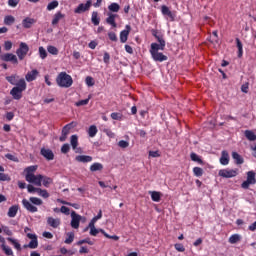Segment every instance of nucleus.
<instances>
[{
  "label": "nucleus",
  "mask_w": 256,
  "mask_h": 256,
  "mask_svg": "<svg viewBox=\"0 0 256 256\" xmlns=\"http://www.w3.org/2000/svg\"><path fill=\"white\" fill-rule=\"evenodd\" d=\"M47 51L50 53V55H59V49H57L55 46H48Z\"/></svg>",
  "instance_id": "obj_45"
},
{
  "label": "nucleus",
  "mask_w": 256,
  "mask_h": 256,
  "mask_svg": "<svg viewBox=\"0 0 256 256\" xmlns=\"http://www.w3.org/2000/svg\"><path fill=\"white\" fill-rule=\"evenodd\" d=\"M39 55L41 59H47V50L43 46L39 47Z\"/></svg>",
  "instance_id": "obj_48"
},
{
  "label": "nucleus",
  "mask_w": 256,
  "mask_h": 256,
  "mask_svg": "<svg viewBox=\"0 0 256 256\" xmlns=\"http://www.w3.org/2000/svg\"><path fill=\"white\" fill-rule=\"evenodd\" d=\"M42 185L49 188L51 185H53V179L49 176L42 175Z\"/></svg>",
  "instance_id": "obj_27"
},
{
  "label": "nucleus",
  "mask_w": 256,
  "mask_h": 256,
  "mask_svg": "<svg viewBox=\"0 0 256 256\" xmlns=\"http://www.w3.org/2000/svg\"><path fill=\"white\" fill-rule=\"evenodd\" d=\"M70 145L74 151L77 150V147L79 145V137L77 135H72L70 137Z\"/></svg>",
  "instance_id": "obj_26"
},
{
  "label": "nucleus",
  "mask_w": 256,
  "mask_h": 256,
  "mask_svg": "<svg viewBox=\"0 0 256 256\" xmlns=\"http://www.w3.org/2000/svg\"><path fill=\"white\" fill-rule=\"evenodd\" d=\"M75 161L78 163H91V161H93V157L87 155H78L75 157Z\"/></svg>",
  "instance_id": "obj_20"
},
{
  "label": "nucleus",
  "mask_w": 256,
  "mask_h": 256,
  "mask_svg": "<svg viewBox=\"0 0 256 256\" xmlns=\"http://www.w3.org/2000/svg\"><path fill=\"white\" fill-rule=\"evenodd\" d=\"M91 98H87V99H84V100H80L78 102H76V107H82L83 105H89V100Z\"/></svg>",
  "instance_id": "obj_52"
},
{
  "label": "nucleus",
  "mask_w": 256,
  "mask_h": 256,
  "mask_svg": "<svg viewBox=\"0 0 256 256\" xmlns=\"http://www.w3.org/2000/svg\"><path fill=\"white\" fill-rule=\"evenodd\" d=\"M118 15L113 13H108V17L106 18V23L108 25H111V27L115 28L117 27V22H115V19H117Z\"/></svg>",
  "instance_id": "obj_19"
},
{
  "label": "nucleus",
  "mask_w": 256,
  "mask_h": 256,
  "mask_svg": "<svg viewBox=\"0 0 256 256\" xmlns=\"http://www.w3.org/2000/svg\"><path fill=\"white\" fill-rule=\"evenodd\" d=\"M0 59L1 61L10 62V63H13L14 65H17L19 63L17 56L13 53L2 54L0 56Z\"/></svg>",
  "instance_id": "obj_11"
},
{
  "label": "nucleus",
  "mask_w": 256,
  "mask_h": 256,
  "mask_svg": "<svg viewBox=\"0 0 256 256\" xmlns=\"http://www.w3.org/2000/svg\"><path fill=\"white\" fill-rule=\"evenodd\" d=\"M236 45L238 48V57L241 58L243 57V43L239 38H236Z\"/></svg>",
  "instance_id": "obj_35"
},
{
  "label": "nucleus",
  "mask_w": 256,
  "mask_h": 256,
  "mask_svg": "<svg viewBox=\"0 0 256 256\" xmlns=\"http://www.w3.org/2000/svg\"><path fill=\"white\" fill-rule=\"evenodd\" d=\"M120 9H121V6L115 2L111 3L108 6V10L111 11V13H119Z\"/></svg>",
  "instance_id": "obj_33"
},
{
  "label": "nucleus",
  "mask_w": 256,
  "mask_h": 256,
  "mask_svg": "<svg viewBox=\"0 0 256 256\" xmlns=\"http://www.w3.org/2000/svg\"><path fill=\"white\" fill-rule=\"evenodd\" d=\"M219 177H223L224 179H231L233 177H237L239 175L238 169H221L218 172Z\"/></svg>",
  "instance_id": "obj_5"
},
{
  "label": "nucleus",
  "mask_w": 256,
  "mask_h": 256,
  "mask_svg": "<svg viewBox=\"0 0 256 256\" xmlns=\"http://www.w3.org/2000/svg\"><path fill=\"white\" fill-rule=\"evenodd\" d=\"M102 217H103V211L100 210L98 212V214L95 217L92 218V221L94 223H97L99 221V219H101Z\"/></svg>",
  "instance_id": "obj_60"
},
{
  "label": "nucleus",
  "mask_w": 256,
  "mask_h": 256,
  "mask_svg": "<svg viewBox=\"0 0 256 256\" xmlns=\"http://www.w3.org/2000/svg\"><path fill=\"white\" fill-rule=\"evenodd\" d=\"M244 135L248 141H256V134L252 130H245Z\"/></svg>",
  "instance_id": "obj_30"
},
{
  "label": "nucleus",
  "mask_w": 256,
  "mask_h": 256,
  "mask_svg": "<svg viewBox=\"0 0 256 256\" xmlns=\"http://www.w3.org/2000/svg\"><path fill=\"white\" fill-rule=\"evenodd\" d=\"M85 83L88 87H93L95 85V80L91 76H87L85 79Z\"/></svg>",
  "instance_id": "obj_50"
},
{
  "label": "nucleus",
  "mask_w": 256,
  "mask_h": 256,
  "mask_svg": "<svg viewBox=\"0 0 256 256\" xmlns=\"http://www.w3.org/2000/svg\"><path fill=\"white\" fill-rule=\"evenodd\" d=\"M40 154L44 159H47V161H53V159H55V154L51 149L41 148Z\"/></svg>",
  "instance_id": "obj_14"
},
{
  "label": "nucleus",
  "mask_w": 256,
  "mask_h": 256,
  "mask_svg": "<svg viewBox=\"0 0 256 256\" xmlns=\"http://www.w3.org/2000/svg\"><path fill=\"white\" fill-rule=\"evenodd\" d=\"M42 180H43V175L41 174H38V175L33 174L31 176H28V179H26L28 183H32V185H36V187H41Z\"/></svg>",
  "instance_id": "obj_9"
},
{
  "label": "nucleus",
  "mask_w": 256,
  "mask_h": 256,
  "mask_svg": "<svg viewBox=\"0 0 256 256\" xmlns=\"http://www.w3.org/2000/svg\"><path fill=\"white\" fill-rule=\"evenodd\" d=\"M118 146H120L121 149H127V147H129V142H127L125 140H120L118 142Z\"/></svg>",
  "instance_id": "obj_57"
},
{
  "label": "nucleus",
  "mask_w": 256,
  "mask_h": 256,
  "mask_svg": "<svg viewBox=\"0 0 256 256\" xmlns=\"http://www.w3.org/2000/svg\"><path fill=\"white\" fill-rule=\"evenodd\" d=\"M37 169H38L37 165H32L25 168L24 170V173H26L25 179H28V177H31V175H35V171H37Z\"/></svg>",
  "instance_id": "obj_21"
},
{
  "label": "nucleus",
  "mask_w": 256,
  "mask_h": 256,
  "mask_svg": "<svg viewBox=\"0 0 256 256\" xmlns=\"http://www.w3.org/2000/svg\"><path fill=\"white\" fill-rule=\"evenodd\" d=\"M149 193L151 195L152 201H154L155 203H159V201H161V192L152 191Z\"/></svg>",
  "instance_id": "obj_32"
},
{
  "label": "nucleus",
  "mask_w": 256,
  "mask_h": 256,
  "mask_svg": "<svg viewBox=\"0 0 256 256\" xmlns=\"http://www.w3.org/2000/svg\"><path fill=\"white\" fill-rule=\"evenodd\" d=\"M28 193H38L39 188H35V186L28 184L27 185Z\"/></svg>",
  "instance_id": "obj_55"
},
{
  "label": "nucleus",
  "mask_w": 256,
  "mask_h": 256,
  "mask_svg": "<svg viewBox=\"0 0 256 256\" xmlns=\"http://www.w3.org/2000/svg\"><path fill=\"white\" fill-rule=\"evenodd\" d=\"M37 23V19L26 17L22 20V26L24 29H31Z\"/></svg>",
  "instance_id": "obj_17"
},
{
  "label": "nucleus",
  "mask_w": 256,
  "mask_h": 256,
  "mask_svg": "<svg viewBox=\"0 0 256 256\" xmlns=\"http://www.w3.org/2000/svg\"><path fill=\"white\" fill-rule=\"evenodd\" d=\"M69 151H71V146H69V144H63L61 147V153L67 155Z\"/></svg>",
  "instance_id": "obj_51"
},
{
  "label": "nucleus",
  "mask_w": 256,
  "mask_h": 256,
  "mask_svg": "<svg viewBox=\"0 0 256 256\" xmlns=\"http://www.w3.org/2000/svg\"><path fill=\"white\" fill-rule=\"evenodd\" d=\"M27 53H29V45L25 42H21L19 44V48L16 50V55L20 61H23L25 57H27Z\"/></svg>",
  "instance_id": "obj_6"
},
{
  "label": "nucleus",
  "mask_w": 256,
  "mask_h": 256,
  "mask_svg": "<svg viewBox=\"0 0 256 256\" xmlns=\"http://www.w3.org/2000/svg\"><path fill=\"white\" fill-rule=\"evenodd\" d=\"M255 175L256 174H255L254 171H248L247 172V178L241 184L242 189H249L250 185H255V183H256Z\"/></svg>",
  "instance_id": "obj_7"
},
{
  "label": "nucleus",
  "mask_w": 256,
  "mask_h": 256,
  "mask_svg": "<svg viewBox=\"0 0 256 256\" xmlns=\"http://www.w3.org/2000/svg\"><path fill=\"white\" fill-rule=\"evenodd\" d=\"M4 48L5 51H11V49L13 48V43L11 41H6L4 43Z\"/></svg>",
  "instance_id": "obj_59"
},
{
  "label": "nucleus",
  "mask_w": 256,
  "mask_h": 256,
  "mask_svg": "<svg viewBox=\"0 0 256 256\" xmlns=\"http://www.w3.org/2000/svg\"><path fill=\"white\" fill-rule=\"evenodd\" d=\"M190 158H191V161H194L195 163H199L200 165H203V160L195 152H192L190 154Z\"/></svg>",
  "instance_id": "obj_36"
},
{
  "label": "nucleus",
  "mask_w": 256,
  "mask_h": 256,
  "mask_svg": "<svg viewBox=\"0 0 256 256\" xmlns=\"http://www.w3.org/2000/svg\"><path fill=\"white\" fill-rule=\"evenodd\" d=\"M56 83L58 87H62L64 89H69L71 85H73V77L67 74V72H60L56 77Z\"/></svg>",
  "instance_id": "obj_3"
},
{
  "label": "nucleus",
  "mask_w": 256,
  "mask_h": 256,
  "mask_svg": "<svg viewBox=\"0 0 256 256\" xmlns=\"http://www.w3.org/2000/svg\"><path fill=\"white\" fill-rule=\"evenodd\" d=\"M73 127V123H69L66 124L63 128H62V134L64 135H69V131H71V128Z\"/></svg>",
  "instance_id": "obj_47"
},
{
  "label": "nucleus",
  "mask_w": 256,
  "mask_h": 256,
  "mask_svg": "<svg viewBox=\"0 0 256 256\" xmlns=\"http://www.w3.org/2000/svg\"><path fill=\"white\" fill-rule=\"evenodd\" d=\"M131 33V25L127 24L125 29L120 32V43H127L129 34Z\"/></svg>",
  "instance_id": "obj_12"
},
{
  "label": "nucleus",
  "mask_w": 256,
  "mask_h": 256,
  "mask_svg": "<svg viewBox=\"0 0 256 256\" xmlns=\"http://www.w3.org/2000/svg\"><path fill=\"white\" fill-rule=\"evenodd\" d=\"M71 217H72V220H71V227L73 229H79V223H81V215L75 213V211H73L71 213Z\"/></svg>",
  "instance_id": "obj_15"
},
{
  "label": "nucleus",
  "mask_w": 256,
  "mask_h": 256,
  "mask_svg": "<svg viewBox=\"0 0 256 256\" xmlns=\"http://www.w3.org/2000/svg\"><path fill=\"white\" fill-rule=\"evenodd\" d=\"M176 251H179V253H183L185 252V246H183V244L181 243H177L174 245Z\"/></svg>",
  "instance_id": "obj_56"
},
{
  "label": "nucleus",
  "mask_w": 256,
  "mask_h": 256,
  "mask_svg": "<svg viewBox=\"0 0 256 256\" xmlns=\"http://www.w3.org/2000/svg\"><path fill=\"white\" fill-rule=\"evenodd\" d=\"M156 39L158 41V48H160V51H165V39H163V36H156Z\"/></svg>",
  "instance_id": "obj_34"
},
{
  "label": "nucleus",
  "mask_w": 256,
  "mask_h": 256,
  "mask_svg": "<svg viewBox=\"0 0 256 256\" xmlns=\"http://www.w3.org/2000/svg\"><path fill=\"white\" fill-rule=\"evenodd\" d=\"M220 163L221 165H229V152H227L226 150L222 151Z\"/></svg>",
  "instance_id": "obj_25"
},
{
  "label": "nucleus",
  "mask_w": 256,
  "mask_h": 256,
  "mask_svg": "<svg viewBox=\"0 0 256 256\" xmlns=\"http://www.w3.org/2000/svg\"><path fill=\"white\" fill-rule=\"evenodd\" d=\"M161 13L164 17H167L169 21H175V17H177L175 12L171 11L166 5L161 6Z\"/></svg>",
  "instance_id": "obj_10"
},
{
  "label": "nucleus",
  "mask_w": 256,
  "mask_h": 256,
  "mask_svg": "<svg viewBox=\"0 0 256 256\" xmlns=\"http://www.w3.org/2000/svg\"><path fill=\"white\" fill-rule=\"evenodd\" d=\"M70 212H71V210L67 206H62L60 208V213H63L64 215H69Z\"/></svg>",
  "instance_id": "obj_62"
},
{
  "label": "nucleus",
  "mask_w": 256,
  "mask_h": 256,
  "mask_svg": "<svg viewBox=\"0 0 256 256\" xmlns=\"http://www.w3.org/2000/svg\"><path fill=\"white\" fill-rule=\"evenodd\" d=\"M19 1H21V0H8V5H9V7L15 8V7H17V5H19Z\"/></svg>",
  "instance_id": "obj_61"
},
{
  "label": "nucleus",
  "mask_w": 256,
  "mask_h": 256,
  "mask_svg": "<svg viewBox=\"0 0 256 256\" xmlns=\"http://www.w3.org/2000/svg\"><path fill=\"white\" fill-rule=\"evenodd\" d=\"M103 61L106 63V65H109V61H111V55H109L108 52L104 53Z\"/></svg>",
  "instance_id": "obj_63"
},
{
  "label": "nucleus",
  "mask_w": 256,
  "mask_h": 256,
  "mask_svg": "<svg viewBox=\"0 0 256 256\" xmlns=\"http://www.w3.org/2000/svg\"><path fill=\"white\" fill-rule=\"evenodd\" d=\"M108 37L110 41H117V34H115V32H109Z\"/></svg>",
  "instance_id": "obj_64"
},
{
  "label": "nucleus",
  "mask_w": 256,
  "mask_h": 256,
  "mask_svg": "<svg viewBox=\"0 0 256 256\" xmlns=\"http://www.w3.org/2000/svg\"><path fill=\"white\" fill-rule=\"evenodd\" d=\"M61 19H65V14L61 13V11L56 12L52 19V25H58Z\"/></svg>",
  "instance_id": "obj_22"
},
{
  "label": "nucleus",
  "mask_w": 256,
  "mask_h": 256,
  "mask_svg": "<svg viewBox=\"0 0 256 256\" xmlns=\"http://www.w3.org/2000/svg\"><path fill=\"white\" fill-rule=\"evenodd\" d=\"M0 181H11V177L5 173L0 172Z\"/></svg>",
  "instance_id": "obj_58"
},
{
  "label": "nucleus",
  "mask_w": 256,
  "mask_h": 256,
  "mask_svg": "<svg viewBox=\"0 0 256 256\" xmlns=\"http://www.w3.org/2000/svg\"><path fill=\"white\" fill-rule=\"evenodd\" d=\"M90 171L95 173V171H103V164L95 162L90 166Z\"/></svg>",
  "instance_id": "obj_31"
},
{
  "label": "nucleus",
  "mask_w": 256,
  "mask_h": 256,
  "mask_svg": "<svg viewBox=\"0 0 256 256\" xmlns=\"http://www.w3.org/2000/svg\"><path fill=\"white\" fill-rule=\"evenodd\" d=\"M67 238L64 241V243H66V245H71V243H73L74 239H75V234L73 232H70L67 234Z\"/></svg>",
  "instance_id": "obj_44"
},
{
  "label": "nucleus",
  "mask_w": 256,
  "mask_h": 256,
  "mask_svg": "<svg viewBox=\"0 0 256 256\" xmlns=\"http://www.w3.org/2000/svg\"><path fill=\"white\" fill-rule=\"evenodd\" d=\"M161 51V48H159V44L157 43H152L150 45V55L151 58L153 59V61H156V63H163V61H167V59H169V57H167V55L163 54V52H159Z\"/></svg>",
  "instance_id": "obj_2"
},
{
  "label": "nucleus",
  "mask_w": 256,
  "mask_h": 256,
  "mask_svg": "<svg viewBox=\"0 0 256 256\" xmlns=\"http://www.w3.org/2000/svg\"><path fill=\"white\" fill-rule=\"evenodd\" d=\"M1 249H2V251H4L5 255L13 256V250L11 249V247H9L5 244H2Z\"/></svg>",
  "instance_id": "obj_40"
},
{
  "label": "nucleus",
  "mask_w": 256,
  "mask_h": 256,
  "mask_svg": "<svg viewBox=\"0 0 256 256\" xmlns=\"http://www.w3.org/2000/svg\"><path fill=\"white\" fill-rule=\"evenodd\" d=\"M110 117H111V119H113L114 121H121L123 115H121V113L114 112V113H111Z\"/></svg>",
  "instance_id": "obj_49"
},
{
  "label": "nucleus",
  "mask_w": 256,
  "mask_h": 256,
  "mask_svg": "<svg viewBox=\"0 0 256 256\" xmlns=\"http://www.w3.org/2000/svg\"><path fill=\"white\" fill-rule=\"evenodd\" d=\"M2 231H3V233H5V235H8V237L13 236V231H11V229H9V226H3Z\"/></svg>",
  "instance_id": "obj_53"
},
{
  "label": "nucleus",
  "mask_w": 256,
  "mask_h": 256,
  "mask_svg": "<svg viewBox=\"0 0 256 256\" xmlns=\"http://www.w3.org/2000/svg\"><path fill=\"white\" fill-rule=\"evenodd\" d=\"M38 75L39 71L37 69H34L26 74L25 79L26 81H28V83H31V81H35V79H37Z\"/></svg>",
  "instance_id": "obj_18"
},
{
  "label": "nucleus",
  "mask_w": 256,
  "mask_h": 256,
  "mask_svg": "<svg viewBox=\"0 0 256 256\" xmlns=\"http://www.w3.org/2000/svg\"><path fill=\"white\" fill-rule=\"evenodd\" d=\"M37 193L40 197H43V199H49V192L46 189L39 188Z\"/></svg>",
  "instance_id": "obj_43"
},
{
  "label": "nucleus",
  "mask_w": 256,
  "mask_h": 256,
  "mask_svg": "<svg viewBox=\"0 0 256 256\" xmlns=\"http://www.w3.org/2000/svg\"><path fill=\"white\" fill-rule=\"evenodd\" d=\"M241 241V236L239 234H234L229 237V243L235 245V243H239Z\"/></svg>",
  "instance_id": "obj_37"
},
{
  "label": "nucleus",
  "mask_w": 256,
  "mask_h": 256,
  "mask_svg": "<svg viewBox=\"0 0 256 256\" xmlns=\"http://www.w3.org/2000/svg\"><path fill=\"white\" fill-rule=\"evenodd\" d=\"M91 22L93 25L97 26L101 23V18H99V13L97 11L92 12Z\"/></svg>",
  "instance_id": "obj_29"
},
{
  "label": "nucleus",
  "mask_w": 256,
  "mask_h": 256,
  "mask_svg": "<svg viewBox=\"0 0 256 256\" xmlns=\"http://www.w3.org/2000/svg\"><path fill=\"white\" fill-rule=\"evenodd\" d=\"M232 159H234L236 165H243V163H245L243 156L237 152H232Z\"/></svg>",
  "instance_id": "obj_23"
},
{
  "label": "nucleus",
  "mask_w": 256,
  "mask_h": 256,
  "mask_svg": "<svg viewBox=\"0 0 256 256\" xmlns=\"http://www.w3.org/2000/svg\"><path fill=\"white\" fill-rule=\"evenodd\" d=\"M27 89V83L25 79H20L17 83V86L13 87L10 91V95H12L13 99L19 101L21 97H23V92Z\"/></svg>",
  "instance_id": "obj_4"
},
{
  "label": "nucleus",
  "mask_w": 256,
  "mask_h": 256,
  "mask_svg": "<svg viewBox=\"0 0 256 256\" xmlns=\"http://www.w3.org/2000/svg\"><path fill=\"white\" fill-rule=\"evenodd\" d=\"M97 132H98L97 126H95V125H91V126L89 127V129H88V135H89V137H95V135H97Z\"/></svg>",
  "instance_id": "obj_42"
},
{
  "label": "nucleus",
  "mask_w": 256,
  "mask_h": 256,
  "mask_svg": "<svg viewBox=\"0 0 256 256\" xmlns=\"http://www.w3.org/2000/svg\"><path fill=\"white\" fill-rule=\"evenodd\" d=\"M93 5V0H87L85 4L81 3L77 8L74 9V13L81 15V13H85V11H89L91 6Z\"/></svg>",
  "instance_id": "obj_8"
},
{
  "label": "nucleus",
  "mask_w": 256,
  "mask_h": 256,
  "mask_svg": "<svg viewBox=\"0 0 256 256\" xmlns=\"http://www.w3.org/2000/svg\"><path fill=\"white\" fill-rule=\"evenodd\" d=\"M85 243H87L88 245H93V241H91L90 238H86V239H83V240H79V241L77 242V245H83V244H85Z\"/></svg>",
  "instance_id": "obj_54"
},
{
  "label": "nucleus",
  "mask_w": 256,
  "mask_h": 256,
  "mask_svg": "<svg viewBox=\"0 0 256 256\" xmlns=\"http://www.w3.org/2000/svg\"><path fill=\"white\" fill-rule=\"evenodd\" d=\"M26 236L31 241L28 244L29 249H37L39 247V241L37 240L36 234L27 233Z\"/></svg>",
  "instance_id": "obj_13"
},
{
  "label": "nucleus",
  "mask_w": 256,
  "mask_h": 256,
  "mask_svg": "<svg viewBox=\"0 0 256 256\" xmlns=\"http://www.w3.org/2000/svg\"><path fill=\"white\" fill-rule=\"evenodd\" d=\"M15 23V18L12 15H7L4 17V25L11 26Z\"/></svg>",
  "instance_id": "obj_38"
},
{
  "label": "nucleus",
  "mask_w": 256,
  "mask_h": 256,
  "mask_svg": "<svg viewBox=\"0 0 256 256\" xmlns=\"http://www.w3.org/2000/svg\"><path fill=\"white\" fill-rule=\"evenodd\" d=\"M22 205L26 211H29V213H37L39 209L34 205H43V200L38 197H30L29 200L24 198L22 200Z\"/></svg>",
  "instance_id": "obj_1"
},
{
  "label": "nucleus",
  "mask_w": 256,
  "mask_h": 256,
  "mask_svg": "<svg viewBox=\"0 0 256 256\" xmlns=\"http://www.w3.org/2000/svg\"><path fill=\"white\" fill-rule=\"evenodd\" d=\"M47 225H49V227H52V229H58V227L61 226V219L60 218L48 217L47 218Z\"/></svg>",
  "instance_id": "obj_16"
},
{
  "label": "nucleus",
  "mask_w": 256,
  "mask_h": 256,
  "mask_svg": "<svg viewBox=\"0 0 256 256\" xmlns=\"http://www.w3.org/2000/svg\"><path fill=\"white\" fill-rule=\"evenodd\" d=\"M59 7V1L53 0L47 5V11H53V9H57Z\"/></svg>",
  "instance_id": "obj_41"
},
{
  "label": "nucleus",
  "mask_w": 256,
  "mask_h": 256,
  "mask_svg": "<svg viewBox=\"0 0 256 256\" xmlns=\"http://www.w3.org/2000/svg\"><path fill=\"white\" fill-rule=\"evenodd\" d=\"M6 81L10 83V85H16L19 83V76L18 75H11V76H6Z\"/></svg>",
  "instance_id": "obj_28"
},
{
  "label": "nucleus",
  "mask_w": 256,
  "mask_h": 256,
  "mask_svg": "<svg viewBox=\"0 0 256 256\" xmlns=\"http://www.w3.org/2000/svg\"><path fill=\"white\" fill-rule=\"evenodd\" d=\"M7 241H9V243H11L18 251H21V244L16 239L8 237Z\"/></svg>",
  "instance_id": "obj_39"
},
{
  "label": "nucleus",
  "mask_w": 256,
  "mask_h": 256,
  "mask_svg": "<svg viewBox=\"0 0 256 256\" xmlns=\"http://www.w3.org/2000/svg\"><path fill=\"white\" fill-rule=\"evenodd\" d=\"M17 213H19V205H13L8 209V217L13 218L17 217Z\"/></svg>",
  "instance_id": "obj_24"
},
{
  "label": "nucleus",
  "mask_w": 256,
  "mask_h": 256,
  "mask_svg": "<svg viewBox=\"0 0 256 256\" xmlns=\"http://www.w3.org/2000/svg\"><path fill=\"white\" fill-rule=\"evenodd\" d=\"M193 173H194L195 177H203V168L194 167L193 168Z\"/></svg>",
  "instance_id": "obj_46"
}]
</instances>
